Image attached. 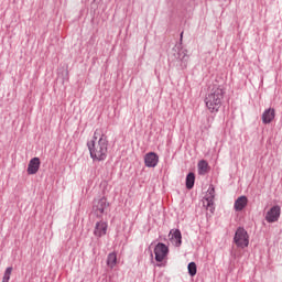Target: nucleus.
<instances>
[{
	"label": "nucleus",
	"mask_w": 282,
	"mask_h": 282,
	"mask_svg": "<svg viewBox=\"0 0 282 282\" xmlns=\"http://www.w3.org/2000/svg\"><path fill=\"white\" fill-rule=\"evenodd\" d=\"M39 169H41V159L35 156L30 160L26 173L28 175H36V173H39Z\"/></svg>",
	"instance_id": "obj_10"
},
{
	"label": "nucleus",
	"mask_w": 282,
	"mask_h": 282,
	"mask_svg": "<svg viewBox=\"0 0 282 282\" xmlns=\"http://www.w3.org/2000/svg\"><path fill=\"white\" fill-rule=\"evenodd\" d=\"M195 186V173L189 172L186 176V189L191 191Z\"/></svg>",
	"instance_id": "obj_16"
},
{
	"label": "nucleus",
	"mask_w": 282,
	"mask_h": 282,
	"mask_svg": "<svg viewBox=\"0 0 282 282\" xmlns=\"http://www.w3.org/2000/svg\"><path fill=\"white\" fill-rule=\"evenodd\" d=\"M208 173V162L206 160H200L198 162V175H206Z\"/></svg>",
	"instance_id": "obj_15"
},
{
	"label": "nucleus",
	"mask_w": 282,
	"mask_h": 282,
	"mask_svg": "<svg viewBox=\"0 0 282 282\" xmlns=\"http://www.w3.org/2000/svg\"><path fill=\"white\" fill-rule=\"evenodd\" d=\"M173 56L175 61H178L181 63L182 69H186L188 65V54L187 51L184 48H180V46L173 48Z\"/></svg>",
	"instance_id": "obj_5"
},
{
	"label": "nucleus",
	"mask_w": 282,
	"mask_h": 282,
	"mask_svg": "<svg viewBox=\"0 0 282 282\" xmlns=\"http://www.w3.org/2000/svg\"><path fill=\"white\" fill-rule=\"evenodd\" d=\"M12 274V267L6 269L2 282H10V276Z\"/></svg>",
	"instance_id": "obj_19"
},
{
	"label": "nucleus",
	"mask_w": 282,
	"mask_h": 282,
	"mask_svg": "<svg viewBox=\"0 0 282 282\" xmlns=\"http://www.w3.org/2000/svg\"><path fill=\"white\" fill-rule=\"evenodd\" d=\"M98 135H100V130H96L93 137V140H95V142H98Z\"/></svg>",
	"instance_id": "obj_20"
},
{
	"label": "nucleus",
	"mask_w": 282,
	"mask_h": 282,
	"mask_svg": "<svg viewBox=\"0 0 282 282\" xmlns=\"http://www.w3.org/2000/svg\"><path fill=\"white\" fill-rule=\"evenodd\" d=\"M117 262H118V256L113 252L109 253L107 258V265H109V268H113Z\"/></svg>",
	"instance_id": "obj_17"
},
{
	"label": "nucleus",
	"mask_w": 282,
	"mask_h": 282,
	"mask_svg": "<svg viewBox=\"0 0 282 282\" xmlns=\"http://www.w3.org/2000/svg\"><path fill=\"white\" fill-rule=\"evenodd\" d=\"M246 206H248V197L240 196L236 199L234 208H235V210H237L239 213V212L243 210V208H246Z\"/></svg>",
	"instance_id": "obj_14"
},
{
	"label": "nucleus",
	"mask_w": 282,
	"mask_h": 282,
	"mask_svg": "<svg viewBox=\"0 0 282 282\" xmlns=\"http://www.w3.org/2000/svg\"><path fill=\"white\" fill-rule=\"evenodd\" d=\"M226 89L220 85H213L212 89L205 97V105L210 113H217L221 109Z\"/></svg>",
	"instance_id": "obj_1"
},
{
	"label": "nucleus",
	"mask_w": 282,
	"mask_h": 282,
	"mask_svg": "<svg viewBox=\"0 0 282 282\" xmlns=\"http://www.w3.org/2000/svg\"><path fill=\"white\" fill-rule=\"evenodd\" d=\"M87 147L90 153L91 160L97 162H102L107 160V151L109 149V141L107 135L101 134L99 140H91L87 142Z\"/></svg>",
	"instance_id": "obj_2"
},
{
	"label": "nucleus",
	"mask_w": 282,
	"mask_h": 282,
	"mask_svg": "<svg viewBox=\"0 0 282 282\" xmlns=\"http://www.w3.org/2000/svg\"><path fill=\"white\" fill-rule=\"evenodd\" d=\"M184 39V32L181 33V41Z\"/></svg>",
	"instance_id": "obj_21"
},
{
	"label": "nucleus",
	"mask_w": 282,
	"mask_h": 282,
	"mask_svg": "<svg viewBox=\"0 0 282 282\" xmlns=\"http://www.w3.org/2000/svg\"><path fill=\"white\" fill-rule=\"evenodd\" d=\"M234 242L236 243L237 248H248L250 245V236L248 231L243 227H239L236 230Z\"/></svg>",
	"instance_id": "obj_4"
},
{
	"label": "nucleus",
	"mask_w": 282,
	"mask_h": 282,
	"mask_svg": "<svg viewBox=\"0 0 282 282\" xmlns=\"http://www.w3.org/2000/svg\"><path fill=\"white\" fill-rule=\"evenodd\" d=\"M189 276H195L197 274V264L195 262H189L187 265Z\"/></svg>",
	"instance_id": "obj_18"
},
{
	"label": "nucleus",
	"mask_w": 282,
	"mask_h": 282,
	"mask_svg": "<svg viewBox=\"0 0 282 282\" xmlns=\"http://www.w3.org/2000/svg\"><path fill=\"white\" fill-rule=\"evenodd\" d=\"M276 113L274 111V108H269L267 110H264V112L262 113V122L263 124H270V122H272V120H274Z\"/></svg>",
	"instance_id": "obj_13"
},
{
	"label": "nucleus",
	"mask_w": 282,
	"mask_h": 282,
	"mask_svg": "<svg viewBox=\"0 0 282 282\" xmlns=\"http://www.w3.org/2000/svg\"><path fill=\"white\" fill-rule=\"evenodd\" d=\"M160 162V156L155 152L147 153L144 156V164L148 169H155Z\"/></svg>",
	"instance_id": "obj_9"
},
{
	"label": "nucleus",
	"mask_w": 282,
	"mask_h": 282,
	"mask_svg": "<svg viewBox=\"0 0 282 282\" xmlns=\"http://www.w3.org/2000/svg\"><path fill=\"white\" fill-rule=\"evenodd\" d=\"M110 204L107 202V197H98L93 200V209L91 215L97 217V219H102L105 215H107V210H109Z\"/></svg>",
	"instance_id": "obj_3"
},
{
	"label": "nucleus",
	"mask_w": 282,
	"mask_h": 282,
	"mask_svg": "<svg viewBox=\"0 0 282 282\" xmlns=\"http://www.w3.org/2000/svg\"><path fill=\"white\" fill-rule=\"evenodd\" d=\"M169 237L172 239L173 243H175L176 248L182 246V231H180V229H171Z\"/></svg>",
	"instance_id": "obj_12"
},
{
	"label": "nucleus",
	"mask_w": 282,
	"mask_h": 282,
	"mask_svg": "<svg viewBox=\"0 0 282 282\" xmlns=\"http://www.w3.org/2000/svg\"><path fill=\"white\" fill-rule=\"evenodd\" d=\"M108 225L106 221L99 220L95 225L94 235L95 237H105L107 235Z\"/></svg>",
	"instance_id": "obj_11"
},
{
	"label": "nucleus",
	"mask_w": 282,
	"mask_h": 282,
	"mask_svg": "<svg viewBox=\"0 0 282 282\" xmlns=\"http://www.w3.org/2000/svg\"><path fill=\"white\" fill-rule=\"evenodd\" d=\"M280 217H281V207L279 206L271 207L265 215V219L268 224H274V221H279Z\"/></svg>",
	"instance_id": "obj_8"
},
{
	"label": "nucleus",
	"mask_w": 282,
	"mask_h": 282,
	"mask_svg": "<svg viewBox=\"0 0 282 282\" xmlns=\"http://www.w3.org/2000/svg\"><path fill=\"white\" fill-rule=\"evenodd\" d=\"M155 261L162 263L166 254H169V247L163 242H159L154 248Z\"/></svg>",
	"instance_id": "obj_7"
},
{
	"label": "nucleus",
	"mask_w": 282,
	"mask_h": 282,
	"mask_svg": "<svg viewBox=\"0 0 282 282\" xmlns=\"http://www.w3.org/2000/svg\"><path fill=\"white\" fill-rule=\"evenodd\" d=\"M203 206L209 213H215V187L208 191V194L203 199Z\"/></svg>",
	"instance_id": "obj_6"
}]
</instances>
